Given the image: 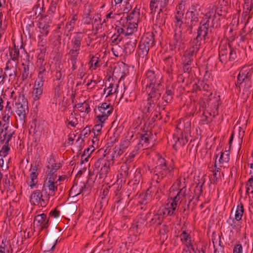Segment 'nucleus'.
<instances>
[{"label": "nucleus", "mask_w": 253, "mask_h": 253, "mask_svg": "<svg viewBox=\"0 0 253 253\" xmlns=\"http://www.w3.org/2000/svg\"><path fill=\"white\" fill-rule=\"evenodd\" d=\"M217 7L215 5L210 6L208 11L202 18L200 22V26L197 30V35L194 39L201 43L202 37L204 42H207L210 39L211 33L212 28L220 26L219 22V17L221 15L217 11Z\"/></svg>", "instance_id": "obj_1"}, {"label": "nucleus", "mask_w": 253, "mask_h": 253, "mask_svg": "<svg viewBox=\"0 0 253 253\" xmlns=\"http://www.w3.org/2000/svg\"><path fill=\"white\" fill-rule=\"evenodd\" d=\"M173 168L168 166L166 160L161 156L158 157L157 166L153 170V180L159 183L164 180L168 181L173 176Z\"/></svg>", "instance_id": "obj_2"}, {"label": "nucleus", "mask_w": 253, "mask_h": 253, "mask_svg": "<svg viewBox=\"0 0 253 253\" xmlns=\"http://www.w3.org/2000/svg\"><path fill=\"white\" fill-rule=\"evenodd\" d=\"M237 57L236 49L230 44L223 45L220 47L219 59L224 68H230Z\"/></svg>", "instance_id": "obj_3"}, {"label": "nucleus", "mask_w": 253, "mask_h": 253, "mask_svg": "<svg viewBox=\"0 0 253 253\" xmlns=\"http://www.w3.org/2000/svg\"><path fill=\"white\" fill-rule=\"evenodd\" d=\"M153 32H147L142 37L138 47L140 57L144 58L147 55L150 47L153 46L155 42Z\"/></svg>", "instance_id": "obj_4"}, {"label": "nucleus", "mask_w": 253, "mask_h": 253, "mask_svg": "<svg viewBox=\"0 0 253 253\" xmlns=\"http://www.w3.org/2000/svg\"><path fill=\"white\" fill-rule=\"evenodd\" d=\"M15 112L19 120L23 123H25L29 109L28 101L24 95H19L17 101L15 103Z\"/></svg>", "instance_id": "obj_5"}, {"label": "nucleus", "mask_w": 253, "mask_h": 253, "mask_svg": "<svg viewBox=\"0 0 253 253\" xmlns=\"http://www.w3.org/2000/svg\"><path fill=\"white\" fill-rule=\"evenodd\" d=\"M56 175L48 174L47 178L44 180L42 189L49 198L53 196L57 191L58 184L56 180Z\"/></svg>", "instance_id": "obj_6"}, {"label": "nucleus", "mask_w": 253, "mask_h": 253, "mask_svg": "<svg viewBox=\"0 0 253 253\" xmlns=\"http://www.w3.org/2000/svg\"><path fill=\"white\" fill-rule=\"evenodd\" d=\"M49 199L42 189L36 190L31 193L30 201L32 204L45 207L49 203Z\"/></svg>", "instance_id": "obj_7"}, {"label": "nucleus", "mask_w": 253, "mask_h": 253, "mask_svg": "<svg viewBox=\"0 0 253 253\" xmlns=\"http://www.w3.org/2000/svg\"><path fill=\"white\" fill-rule=\"evenodd\" d=\"M110 160L104 158L99 159L94 165V168L97 169L100 168L97 176L100 179H105L110 170V166L113 165Z\"/></svg>", "instance_id": "obj_8"}, {"label": "nucleus", "mask_w": 253, "mask_h": 253, "mask_svg": "<svg viewBox=\"0 0 253 253\" xmlns=\"http://www.w3.org/2000/svg\"><path fill=\"white\" fill-rule=\"evenodd\" d=\"M253 73V68L250 66H244L240 70L238 77L237 81L235 83L237 87H240V85L244 82L249 83Z\"/></svg>", "instance_id": "obj_9"}, {"label": "nucleus", "mask_w": 253, "mask_h": 253, "mask_svg": "<svg viewBox=\"0 0 253 253\" xmlns=\"http://www.w3.org/2000/svg\"><path fill=\"white\" fill-rule=\"evenodd\" d=\"M98 114L96 117L97 120L102 123H104L108 116L112 113L113 107L110 104L104 102L98 106Z\"/></svg>", "instance_id": "obj_10"}, {"label": "nucleus", "mask_w": 253, "mask_h": 253, "mask_svg": "<svg viewBox=\"0 0 253 253\" xmlns=\"http://www.w3.org/2000/svg\"><path fill=\"white\" fill-rule=\"evenodd\" d=\"M84 38V34L82 32H77L71 40L72 48L70 49L68 54H79L81 46V42Z\"/></svg>", "instance_id": "obj_11"}, {"label": "nucleus", "mask_w": 253, "mask_h": 253, "mask_svg": "<svg viewBox=\"0 0 253 253\" xmlns=\"http://www.w3.org/2000/svg\"><path fill=\"white\" fill-rule=\"evenodd\" d=\"M161 79L162 76L159 71L149 70L146 73L144 82L146 85L160 84Z\"/></svg>", "instance_id": "obj_12"}, {"label": "nucleus", "mask_w": 253, "mask_h": 253, "mask_svg": "<svg viewBox=\"0 0 253 253\" xmlns=\"http://www.w3.org/2000/svg\"><path fill=\"white\" fill-rule=\"evenodd\" d=\"M34 227L39 231L46 229L49 226V219L46 214L42 213L35 216L34 220Z\"/></svg>", "instance_id": "obj_13"}, {"label": "nucleus", "mask_w": 253, "mask_h": 253, "mask_svg": "<svg viewBox=\"0 0 253 253\" xmlns=\"http://www.w3.org/2000/svg\"><path fill=\"white\" fill-rule=\"evenodd\" d=\"M161 84L146 85L145 91L149 98L157 101L161 97L160 88Z\"/></svg>", "instance_id": "obj_14"}, {"label": "nucleus", "mask_w": 253, "mask_h": 253, "mask_svg": "<svg viewBox=\"0 0 253 253\" xmlns=\"http://www.w3.org/2000/svg\"><path fill=\"white\" fill-rule=\"evenodd\" d=\"M4 70V72H3V74L5 76V80H6L7 77L9 78V82L14 81L15 79L17 73V63L15 64V66L11 65L10 61L8 60L6 63Z\"/></svg>", "instance_id": "obj_15"}, {"label": "nucleus", "mask_w": 253, "mask_h": 253, "mask_svg": "<svg viewBox=\"0 0 253 253\" xmlns=\"http://www.w3.org/2000/svg\"><path fill=\"white\" fill-rule=\"evenodd\" d=\"M22 53L24 54V58L21 60L23 69L21 71L22 79L23 81L26 80L30 75V64L29 56L24 49Z\"/></svg>", "instance_id": "obj_16"}, {"label": "nucleus", "mask_w": 253, "mask_h": 253, "mask_svg": "<svg viewBox=\"0 0 253 253\" xmlns=\"http://www.w3.org/2000/svg\"><path fill=\"white\" fill-rule=\"evenodd\" d=\"M244 211L243 204L240 203L237 205L236 210L235 212V218H232L231 217H229L227 220V222L230 225H231L233 228L236 227L235 220L237 221H239L242 219Z\"/></svg>", "instance_id": "obj_17"}, {"label": "nucleus", "mask_w": 253, "mask_h": 253, "mask_svg": "<svg viewBox=\"0 0 253 253\" xmlns=\"http://www.w3.org/2000/svg\"><path fill=\"white\" fill-rule=\"evenodd\" d=\"M201 47V43L194 39L191 42V46L186 51L184 56L193 59L194 55L199 51Z\"/></svg>", "instance_id": "obj_18"}, {"label": "nucleus", "mask_w": 253, "mask_h": 253, "mask_svg": "<svg viewBox=\"0 0 253 253\" xmlns=\"http://www.w3.org/2000/svg\"><path fill=\"white\" fill-rule=\"evenodd\" d=\"M137 43V37L131 38L124 46L123 51L126 55L130 54L134 51Z\"/></svg>", "instance_id": "obj_19"}, {"label": "nucleus", "mask_w": 253, "mask_h": 253, "mask_svg": "<svg viewBox=\"0 0 253 253\" xmlns=\"http://www.w3.org/2000/svg\"><path fill=\"white\" fill-rule=\"evenodd\" d=\"M156 102V100L148 97L146 100H144L142 102L140 107V110L143 114L147 116L148 114L152 110Z\"/></svg>", "instance_id": "obj_20"}, {"label": "nucleus", "mask_w": 253, "mask_h": 253, "mask_svg": "<svg viewBox=\"0 0 253 253\" xmlns=\"http://www.w3.org/2000/svg\"><path fill=\"white\" fill-rule=\"evenodd\" d=\"M124 26L125 29V36H130L132 37L131 38L136 37L133 34L137 31V23H136L135 22L126 21Z\"/></svg>", "instance_id": "obj_21"}, {"label": "nucleus", "mask_w": 253, "mask_h": 253, "mask_svg": "<svg viewBox=\"0 0 253 253\" xmlns=\"http://www.w3.org/2000/svg\"><path fill=\"white\" fill-rule=\"evenodd\" d=\"M23 49L25 50V49L23 48L22 45L20 46V48L19 49L18 48V46L16 47V45L14 44L13 48H12L9 52V54L11 59L13 61H18L19 58L20 57H22L23 54L24 55L23 53H22V52Z\"/></svg>", "instance_id": "obj_22"}, {"label": "nucleus", "mask_w": 253, "mask_h": 253, "mask_svg": "<svg viewBox=\"0 0 253 253\" xmlns=\"http://www.w3.org/2000/svg\"><path fill=\"white\" fill-rule=\"evenodd\" d=\"M13 113V111L12 109V105L10 102L7 101L6 105L2 114V120L4 123H9L10 119Z\"/></svg>", "instance_id": "obj_23"}, {"label": "nucleus", "mask_w": 253, "mask_h": 253, "mask_svg": "<svg viewBox=\"0 0 253 253\" xmlns=\"http://www.w3.org/2000/svg\"><path fill=\"white\" fill-rule=\"evenodd\" d=\"M113 152L111 154V159L110 161L112 164H114L115 162L118 161V163H120L121 161L119 160V157L125 152L121 148H119L117 146H115L113 148Z\"/></svg>", "instance_id": "obj_24"}, {"label": "nucleus", "mask_w": 253, "mask_h": 253, "mask_svg": "<svg viewBox=\"0 0 253 253\" xmlns=\"http://www.w3.org/2000/svg\"><path fill=\"white\" fill-rule=\"evenodd\" d=\"M14 131H7L3 134V129H0V143L9 144Z\"/></svg>", "instance_id": "obj_25"}, {"label": "nucleus", "mask_w": 253, "mask_h": 253, "mask_svg": "<svg viewBox=\"0 0 253 253\" xmlns=\"http://www.w3.org/2000/svg\"><path fill=\"white\" fill-rule=\"evenodd\" d=\"M174 93V88L172 86H167L166 92L163 96V99L166 103H169L173 98Z\"/></svg>", "instance_id": "obj_26"}, {"label": "nucleus", "mask_w": 253, "mask_h": 253, "mask_svg": "<svg viewBox=\"0 0 253 253\" xmlns=\"http://www.w3.org/2000/svg\"><path fill=\"white\" fill-rule=\"evenodd\" d=\"M140 10L139 8L135 7L133 10L127 15L126 18V21L129 22H135L136 23H138L139 16Z\"/></svg>", "instance_id": "obj_27"}, {"label": "nucleus", "mask_w": 253, "mask_h": 253, "mask_svg": "<svg viewBox=\"0 0 253 253\" xmlns=\"http://www.w3.org/2000/svg\"><path fill=\"white\" fill-rule=\"evenodd\" d=\"M164 62L165 64L164 69L166 71L168 74H172L174 64L173 58L170 56H169L165 58Z\"/></svg>", "instance_id": "obj_28"}, {"label": "nucleus", "mask_w": 253, "mask_h": 253, "mask_svg": "<svg viewBox=\"0 0 253 253\" xmlns=\"http://www.w3.org/2000/svg\"><path fill=\"white\" fill-rule=\"evenodd\" d=\"M43 93V86L35 84L32 92V97L34 101L38 100Z\"/></svg>", "instance_id": "obj_29"}, {"label": "nucleus", "mask_w": 253, "mask_h": 253, "mask_svg": "<svg viewBox=\"0 0 253 253\" xmlns=\"http://www.w3.org/2000/svg\"><path fill=\"white\" fill-rule=\"evenodd\" d=\"M187 196V188L185 186L180 189L176 193V195L172 198L178 201L180 204L181 202L185 199Z\"/></svg>", "instance_id": "obj_30"}, {"label": "nucleus", "mask_w": 253, "mask_h": 253, "mask_svg": "<svg viewBox=\"0 0 253 253\" xmlns=\"http://www.w3.org/2000/svg\"><path fill=\"white\" fill-rule=\"evenodd\" d=\"M170 200L171 202L169 205L168 204V214L169 216H174L175 214L174 211L177 206L180 205V203L178 201L176 202V200L172 198H171Z\"/></svg>", "instance_id": "obj_31"}, {"label": "nucleus", "mask_w": 253, "mask_h": 253, "mask_svg": "<svg viewBox=\"0 0 253 253\" xmlns=\"http://www.w3.org/2000/svg\"><path fill=\"white\" fill-rule=\"evenodd\" d=\"M54 162V158L52 156H50L48 162V164L50 165V167H49V165L47 167L48 169L50 168L51 170L48 174H54V172L60 168L61 165L60 163H55Z\"/></svg>", "instance_id": "obj_32"}, {"label": "nucleus", "mask_w": 253, "mask_h": 253, "mask_svg": "<svg viewBox=\"0 0 253 253\" xmlns=\"http://www.w3.org/2000/svg\"><path fill=\"white\" fill-rule=\"evenodd\" d=\"M133 135L130 136H127L125 137L124 140H123L120 143L119 145H117V146L121 148L123 151L125 152L126 149L129 147L131 141L132 139Z\"/></svg>", "instance_id": "obj_33"}, {"label": "nucleus", "mask_w": 253, "mask_h": 253, "mask_svg": "<svg viewBox=\"0 0 253 253\" xmlns=\"http://www.w3.org/2000/svg\"><path fill=\"white\" fill-rule=\"evenodd\" d=\"M63 85L64 82L63 81L54 82V91L55 97H59L61 95Z\"/></svg>", "instance_id": "obj_34"}, {"label": "nucleus", "mask_w": 253, "mask_h": 253, "mask_svg": "<svg viewBox=\"0 0 253 253\" xmlns=\"http://www.w3.org/2000/svg\"><path fill=\"white\" fill-rule=\"evenodd\" d=\"M184 13L176 12L174 15V26L176 28H180L183 22Z\"/></svg>", "instance_id": "obj_35"}, {"label": "nucleus", "mask_w": 253, "mask_h": 253, "mask_svg": "<svg viewBox=\"0 0 253 253\" xmlns=\"http://www.w3.org/2000/svg\"><path fill=\"white\" fill-rule=\"evenodd\" d=\"M181 241L184 244H192L191 242V237L189 233L184 230L179 235Z\"/></svg>", "instance_id": "obj_36"}, {"label": "nucleus", "mask_w": 253, "mask_h": 253, "mask_svg": "<svg viewBox=\"0 0 253 253\" xmlns=\"http://www.w3.org/2000/svg\"><path fill=\"white\" fill-rule=\"evenodd\" d=\"M74 107L77 108L81 112L88 113L90 111L89 105L85 102L78 103L75 105Z\"/></svg>", "instance_id": "obj_37"}, {"label": "nucleus", "mask_w": 253, "mask_h": 253, "mask_svg": "<svg viewBox=\"0 0 253 253\" xmlns=\"http://www.w3.org/2000/svg\"><path fill=\"white\" fill-rule=\"evenodd\" d=\"M39 66V74H45L46 73V63L44 61L43 58L39 57L37 61Z\"/></svg>", "instance_id": "obj_38"}, {"label": "nucleus", "mask_w": 253, "mask_h": 253, "mask_svg": "<svg viewBox=\"0 0 253 253\" xmlns=\"http://www.w3.org/2000/svg\"><path fill=\"white\" fill-rule=\"evenodd\" d=\"M229 149L225 150L224 152L221 153V155L218 160L219 164H223L224 163H228L230 159Z\"/></svg>", "instance_id": "obj_39"}, {"label": "nucleus", "mask_w": 253, "mask_h": 253, "mask_svg": "<svg viewBox=\"0 0 253 253\" xmlns=\"http://www.w3.org/2000/svg\"><path fill=\"white\" fill-rule=\"evenodd\" d=\"M166 0H151L150 2V8L151 13H155L157 9L158 8L159 5L162 4L163 2L166 1Z\"/></svg>", "instance_id": "obj_40"}, {"label": "nucleus", "mask_w": 253, "mask_h": 253, "mask_svg": "<svg viewBox=\"0 0 253 253\" xmlns=\"http://www.w3.org/2000/svg\"><path fill=\"white\" fill-rule=\"evenodd\" d=\"M137 154V150H134L132 152H131L127 156L126 154L125 155V158L123 159L124 161H125V164H130L133 161V159L134 157Z\"/></svg>", "instance_id": "obj_41"}, {"label": "nucleus", "mask_w": 253, "mask_h": 253, "mask_svg": "<svg viewBox=\"0 0 253 253\" xmlns=\"http://www.w3.org/2000/svg\"><path fill=\"white\" fill-rule=\"evenodd\" d=\"M110 188V186H106L101 189V192L100 193V196L99 199L104 200L106 199L107 201H109V189Z\"/></svg>", "instance_id": "obj_42"}, {"label": "nucleus", "mask_w": 253, "mask_h": 253, "mask_svg": "<svg viewBox=\"0 0 253 253\" xmlns=\"http://www.w3.org/2000/svg\"><path fill=\"white\" fill-rule=\"evenodd\" d=\"M121 187L119 186H118L116 190L115 191V197H114V200L115 201V202L116 203H120L121 202L122 200H123V194L122 192L121 191Z\"/></svg>", "instance_id": "obj_43"}, {"label": "nucleus", "mask_w": 253, "mask_h": 253, "mask_svg": "<svg viewBox=\"0 0 253 253\" xmlns=\"http://www.w3.org/2000/svg\"><path fill=\"white\" fill-rule=\"evenodd\" d=\"M188 20H190L189 22H199V13H194L187 12L186 13Z\"/></svg>", "instance_id": "obj_44"}, {"label": "nucleus", "mask_w": 253, "mask_h": 253, "mask_svg": "<svg viewBox=\"0 0 253 253\" xmlns=\"http://www.w3.org/2000/svg\"><path fill=\"white\" fill-rule=\"evenodd\" d=\"M94 17L92 14H82V21L84 24L90 25L92 23Z\"/></svg>", "instance_id": "obj_45"}, {"label": "nucleus", "mask_w": 253, "mask_h": 253, "mask_svg": "<svg viewBox=\"0 0 253 253\" xmlns=\"http://www.w3.org/2000/svg\"><path fill=\"white\" fill-rule=\"evenodd\" d=\"M118 87V85L117 84L115 85L112 83L110 84L109 86L106 89H104V92H105L106 90L108 91L106 96L107 97L111 94L115 93L116 92Z\"/></svg>", "instance_id": "obj_46"}, {"label": "nucleus", "mask_w": 253, "mask_h": 253, "mask_svg": "<svg viewBox=\"0 0 253 253\" xmlns=\"http://www.w3.org/2000/svg\"><path fill=\"white\" fill-rule=\"evenodd\" d=\"M39 28L41 30V33L43 36H47L48 33L49 26L44 22H40L39 24Z\"/></svg>", "instance_id": "obj_47"}, {"label": "nucleus", "mask_w": 253, "mask_h": 253, "mask_svg": "<svg viewBox=\"0 0 253 253\" xmlns=\"http://www.w3.org/2000/svg\"><path fill=\"white\" fill-rule=\"evenodd\" d=\"M99 57L96 56H92L88 64L90 65V68H92V69L95 70L97 67L100 66L98 63Z\"/></svg>", "instance_id": "obj_48"}, {"label": "nucleus", "mask_w": 253, "mask_h": 253, "mask_svg": "<svg viewBox=\"0 0 253 253\" xmlns=\"http://www.w3.org/2000/svg\"><path fill=\"white\" fill-rule=\"evenodd\" d=\"M94 11L93 5L92 3H86L84 5L83 14H91Z\"/></svg>", "instance_id": "obj_49"}, {"label": "nucleus", "mask_w": 253, "mask_h": 253, "mask_svg": "<svg viewBox=\"0 0 253 253\" xmlns=\"http://www.w3.org/2000/svg\"><path fill=\"white\" fill-rule=\"evenodd\" d=\"M175 141V144L173 145V147L176 150L177 145L181 146H184L187 142V140L186 138H184L183 137H179L176 138V140Z\"/></svg>", "instance_id": "obj_50"}, {"label": "nucleus", "mask_w": 253, "mask_h": 253, "mask_svg": "<svg viewBox=\"0 0 253 253\" xmlns=\"http://www.w3.org/2000/svg\"><path fill=\"white\" fill-rule=\"evenodd\" d=\"M45 80V74L38 73V78L35 82L34 84L43 86Z\"/></svg>", "instance_id": "obj_51"}, {"label": "nucleus", "mask_w": 253, "mask_h": 253, "mask_svg": "<svg viewBox=\"0 0 253 253\" xmlns=\"http://www.w3.org/2000/svg\"><path fill=\"white\" fill-rule=\"evenodd\" d=\"M140 188V186H137V185H135V184L129 183L128 190L131 192L129 193V194L127 195V196L129 197V195L131 194L132 192H134V195H136L139 191Z\"/></svg>", "instance_id": "obj_52"}, {"label": "nucleus", "mask_w": 253, "mask_h": 253, "mask_svg": "<svg viewBox=\"0 0 253 253\" xmlns=\"http://www.w3.org/2000/svg\"><path fill=\"white\" fill-rule=\"evenodd\" d=\"M246 193L253 194V177L248 179L246 183Z\"/></svg>", "instance_id": "obj_53"}, {"label": "nucleus", "mask_w": 253, "mask_h": 253, "mask_svg": "<svg viewBox=\"0 0 253 253\" xmlns=\"http://www.w3.org/2000/svg\"><path fill=\"white\" fill-rule=\"evenodd\" d=\"M140 198L141 201L139 202L141 204H145L147 203V201L151 199V195L148 192L143 193L140 195Z\"/></svg>", "instance_id": "obj_54"}, {"label": "nucleus", "mask_w": 253, "mask_h": 253, "mask_svg": "<svg viewBox=\"0 0 253 253\" xmlns=\"http://www.w3.org/2000/svg\"><path fill=\"white\" fill-rule=\"evenodd\" d=\"M9 150V144L4 143L0 151V157H5L8 155Z\"/></svg>", "instance_id": "obj_55"}, {"label": "nucleus", "mask_w": 253, "mask_h": 253, "mask_svg": "<svg viewBox=\"0 0 253 253\" xmlns=\"http://www.w3.org/2000/svg\"><path fill=\"white\" fill-rule=\"evenodd\" d=\"M69 59L71 60L72 64V69L73 70H75L77 69V66L76 65L77 58L78 56V54H68Z\"/></svg>", "instance_id": "obj_56"}, {"label": "nucleus", "mask_w": 253, "mask_h": 253, "mask_svg": "<svg viewBox=\"0 0 253 253\" xmlns=\"http://www.w3.org/2000/svg\"><path fill=\"white\" fill-rule=\"evenodd\" d=\"M163 221V217L161 215H155L152 218L150 222L152 224L161 225Z\"/></svg>", "instance_id": "obj_57"}, {"label": "nucleus", "mask_w": 253, "mask_h": 253, "mask_svg": "<svg viewBox=\"0 0 253 253\" xmlns=\"http://www.w3.org/2000/svg\"><path fill=\"white\" fill-rule=\"evenodd\" d=\"M11 176L10 175L8 176L7 174L4 176L3 179L4 186L7 188V191L11 190L10 188L11 184Z\"/></svg>", "instance_id": "obj_58"}, {"label": "nucleus", "mask_w": 253, "mask_h": 253, "mask_svg": "<svg viewBox=\"0 0 253 253\" xmlns=\"http://www.w3.org/2000/svg\"><path fill=\"white\" fill-rule=\"evenodd\" d=\"M122 37L119 35L115 34L111 38L112 43L113 45H118L122 40Z\"/></svg>", "instance_id": "obj_59"}, {"label": "nucleus", "mask_w": 253, "mask_h": 253, "mask_svg": "<svg viewBox=\"0 0 253 253\" xmlns=\"http://www.w3.org/2000/svg\"><path fill=\"white\" fill-rule=\"evenodd\" d=\"M198 22H189L187 21L186 23V30L190 34H191L193 27L197 25Z\"/></svg>", "instance_id": "obj_60"}, {"label": "nucleus", "mask_w": 253, "mask_h": 253, "mask_svg": "<svg viewBox=\"0 0 253 253\" xmlns=\"http://www.w3.org/2000/svg\"><path fill=\"white\" fill-rule=\"evenodd\" d=\"M103 124V123H102L99 122V124L95 125L94 126L92 130L93 131L94 135L97 136L100 134L102 127Z\"/></svg>", "instance_id": "obj_61"}, {"label": "nucleus", "mask_w": 253, "mask_h": 253, "mask_svg": "<svg viewBox=\"0 0 253 253\" xmlns=\"http://www.w3.org/2000/svg\"><path fill=\"white\" fill-rule=\"evenodd\" d=\"M220 177V173L217 172H213L212 175L211 177V183L213 184H216Z\"/></svg>", "instance_id": "obj_62"}, {"label": "nucleus", "mask_w": 253, "mask_h": 253, "mask_svg": "<svg viewBox=\"0 0 253 253\" xmlns=\"http://www.w3.org/2000/svg\"><path fill=\"white\" fill-rule=\"evenodd\" d=\"M253 8V1H245L244 6V9L245 10L246 13H250Z\"/></svg>", "instance_id": "obj_63"}, {"label": "nucleus", "mask_w": 253, "mask_h": 253, "mask_svg": "<svg viewBox=\"0 0 253 253\" xmlns=\"http://www.w3.org/2000/svg\"><path fill=\"white\" fill-rule=\"evenodd\" d=\"M185 247L183 249L181 253H191V250L193 251L194 247L193 244H184Z\"/></svg>", "instance_id": "obj_64"}]
</instances>
